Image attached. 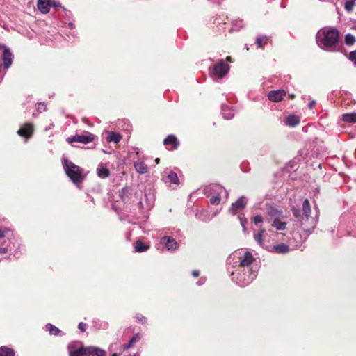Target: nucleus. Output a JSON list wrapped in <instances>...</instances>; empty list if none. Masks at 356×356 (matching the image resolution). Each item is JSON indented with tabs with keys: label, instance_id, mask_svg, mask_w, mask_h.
Listing matches in <instances>:
<instances>
[{
	"label": "nucleus",
	"instance_id": "nucleus-21",
	"mask_svg": "<svg viewBox=\"0 0 356 356\" xmlns=\"http://www.w3.org/2000/svg\"><path fill=\"white\" fill-rule=\"evenodd\" d=\"M300 123V118L295 115H290L286 118V124L290 127H295Z\"/></svg>",
	"mask_w": 356,
	"mask_h": 356
},
{
	"label": "nucleus",
	"instance_id": "nucleus-38",
	"mask_svg": "<svg viewBox=\"0 0 356 356\" xmlns=\"http://www.w3.org/2000/svg\"><path fill=\"white\" fill-rule=\"evenodd\" d=\"M349 59L356 65V50L353 51L349 54Z\"/></svg>",
	"mask_w": 356,
	"mask_h": 356
},
{
	"label": "nucleus",
	"instance_id": "nucleus-41",
	"mask_svg": "<svg viewBox=\"0 0 356 356\" xmlns=\"http://www.w3.org/2000/svg\"><path fill=\"white\" fill-rule=\"evenodd\" d=\"M79 329L82 331V332H85L86 330V327H87V324L85 323H83V322H81L79 324Z\"/></svg>",
	"mask_w": 356,
	"mask_h": 356
},
{
	"label": "nucleus",
	"instance_id": "nucleus-48",
	"mask_svg": "<svg viewBox=\"0 0 356 356\" xmlns=\"http://www.w3.org/2000/svg\"><path fill=\"white\" fill-rule=\"evenodd\" d=\"M227 60H230V57H229V56H227Z\"/></svg>",
	"mask_w": 356,
	"mask_h": 356
},
{
	"label": "nucleus",
	"instance_id": "nucleus-5",
	"mask_svg": "<svg viewBox=\"0 0 356 356\" xmlns=\"http://www.w3.org/2000/svg\"><path fill=\"white\" fill-rule=\"evenodd\" d=\"M0 49H2L1 60L5 69H8L13 60V55L10 49L5 45H1Z\"/></svg>",
	"mask_w": 356,
	"mask_h": 356
},
{
	"label": "nucleus",
	"instance_id": "nucleus-1",
	"mask_svg": "<svg viewBox=\"0 0 356 356\" xmlns=\"http://www.w3.org/2000/svg\"><path fill=\"white\" fill-rule=\"evenodd\" d=\"M339 40V31L336 28L321 29L316 36L318 46L321 49L328 51H337Z\"/></svg>",
	"mask_w": 356,
	"mask_h": 356
},
{
	"label": "nucleus",
	"instance_id": "nucleus-50",
	"mask_svg": "<svg viewBox=\"0 0 356 356\" xmlns=\"http://www.w3.org/2000/svg\"><path fill=\"white\" fill-rule=\"evenodd\" d=\"M355 29L356 30V23H355Z\"/></svg>",
	"mask_w": 356,
	"mask_h": 356
},
{
	"label": "nucleus",
	"instance_id": "nucleus-3",
	"mask_svg": "<svg viewBox=\"0 0 356 356\" xmlns=\"http://www.w3.org/2000/svg\"><path fill=\"white\" fill-rule=\"evenodd\" d=\"M229 71V66L223 60H219L210 72L213 79H222Z\"/></svg>",
	"mask_w": 356,
	"mask_h": 356
},
{
	"label": "nucleus",
	"instance_id": "nucleus-24",
	"mask_svg": "<svg viewBox=\"0 0 356 356\" xmlns=\"http://www.w3.org/2000/svg\"><path fill=\"white\" fill-rule=\"evenodd\" d=\"M266 210L268 214L272 217L278 218L282 213L280 211H279L277 209H276L275 207L272 205H268Z\"/></svg>",
	"mask_w": 356,
	"mask_h": 356
},
{
	"label": "nucleus",
	"instance_id": "nucleus-39",
	"mask_svg": "<svg viewBox=\"0 0 356 356\" xmlns=\"http://www.w3.org/2000/svg\"><path fill=\"white\" fill-rule=\"evenodd\" d=\"M252 220L254 223L257 224V223H260L263 221V218L260 215H257V216H254Z\"/></svg>",
	"mask_w": 356,
	"mask_h": 356
},
{
	"label": "nucleus",
	"instance_id": "nucleus-20",
	"mask_svg": "<svg viewBox=\"0 0 356 356\" xmlns=\"http://www.w3.org/2000/svg\"><path fill=\"white\" fill-rule=\"evenodd\" d=\"M245 205L246 202L244 197H241L239 199H238L235 203H233L232 207V209L234 210V212L236 213L238 210L245 208Z\"/></svg>",
	"mask_w": 356,
	"mask_h": 356
},
{
	"label": "nucleus",
	"instance_id": "nucleus-34",
	"mask_svg": "<svg viewBox=\"0 0 356 356\" xmlns=\"http://www.w3.org/2000/svg\"><path fill=\"white\" fill-rule=\"evenodd\" d=\"M46 327L49 331V333L52 335H58L60 332L58 327L51 324H47Z\"/></svg>",
	"mask_w": 356,
	"mask_h": 356
},
{
	"label": "nucleus",
	"instance_id": "nucleus-25",
	"mask_svg": "<svg viewBox=\"0 0 356 356\" xmlns=\"http://www.w3.org/2000/svg\"><path fill=\"white\" fill-rule=\"evenodd\" d=\"M15 351L13 349L7 346L0 347V356H15Z\"/></svg>",
	"mask_w": 356,
	"mask_h": 356
},
{
	"label": "nucleus",
	"instance_id": "nucleus-28",
	"mask_svg": "<svg viewBox=\"0 0 356 356\" xmlns=\"http://www.w3.org/2000/svg\"><path fill=\"white\" fill-rule=\"evenodd\" d=\"M222 112L224 118L227 120L232 119L234 115L233 110L229 108L228 106H223Z\"/></svg>",
	"mask_w": 356,
	"mask_h": 356
},
{
	"label": "nucleus",
	"instance_id": "nucleus-4",
	"mask_svg": "<svg viewBox=\"0 0 356 356\" xmlns=\"http://www.w3.org/2000/svg\"><path fill=\"white\" fill-rule=\"evenodd\" d=\"M94 135L88 131H84L82 134H76L74 136L69 137L67 141L72 144L73 143H81L83 144H88L94 140Z\"/></svg>",
	"mask_w": 356,
	"mask_h": 356
},
{
	"label": "nucleus",
	"instance_id": "nucleus-13",
	"mask_svg": "<svg viewBox=\"0 0 356 356\" xmlns=\"http://www.w3.org/2000/svg\"><path fill=\"white\" fill-rule=\"evenodd\" d=\"M37 7L41 13H48L51 7V0H38Z\"/></svg>",
	"mask_w": 356,
	"mask_h": 356
},
{
	"label": "nucleus",
	"instance_id": "nucleus-49",
	"mask_svg": "<svg viewBox=\"0 0 356 356\" xmlns=\"http://www.w3.org/2000/svg\"><path fill=\"white\" fill-rule=\"evenodd\" d=\"M112 356H117V354L114 353V354L112 355Z\"/></svg>",
	"mask_w": 356,
	"mask_h": 356
},
{
	"label": "nucleus",
	"instance_id": "nucleus-2",
	"mask_svg": "<svg viewBox=\"0 0 356 356\" xmlns=\"http://www.w3.org/2000/svg\"><path fill=\"white\" fill-rule=\"evenodd\" d=\"M65 171L75 184H81L84 179L81 168L67 159H65Z\"/></svg>",
	"mask_w": 356,
	"mask_h": 356
},
{
	"label": "nucleus",
	"instance_id": "nucleus-7",
	"mask_svg": "<svg viewBox=\"0 0 356 356\" xmlns=\"http://www.w3.org/2000/svg\"><path fill=\"white\" fill-rule=\"evenodd\" d=\"M248 275H245V273H238L237 275V280L241 286H243L249 283L252 282V280L256 277V274L253 272L252 269H249L248 270Z\"/></svg>",
	"mask_w": 356,
	"mask_h": 356
},
{
	"label": "nucleus",
	"instance_id": "nucleus-23",
	"mask_svg": "<svg viewBox=\"0 0 356 356\" xmlns=\"http://www.w3.org/2000/svg\"><path fill=\"white\" fill-rule=\"evenodd\" d=\"M272 226L277 230H285L286 229V222L281 221L278 218H275Z\"/></svg>",
	"mask_w": 356,
	"mask_h": 356
},
{
	"label": "nucleus",
	"instance_id": "nucleus-44",
	"mask_svg": "<svg viewBox=\"0 0 356 356\" xmlns=\"http://www.w3.org/2000/svg\"><path fill=\"white\" fill-rule=\"evenodd\" d=\"M315 104H316V102H315L314 100H313V101H312V102H310L309 103V104H308V107H309L310 109H312V108L314 107Z\"/></svg>",
	"mask_w": 356,
	"mask_h": 356
},
{
	"label": "nucleus",
	"instance_id": "nucleus-37",
	"mask_svg": "<svg viewBox=\"0 0 356 356\" xmlns=\"http://www.w3.org/2000/svg\"><path fill=\"white\" fill-rule=\"evenodd\" d=\"M209 202L211 204H218L220 202V198L218 195H213L210 197Z\"/></svg>",
	"mask_w": 356,
	"mask_h": 356
},
{
	"label": "nucleus",
	"instance_id": "nucleus-29",
	"mask_svg": "<svg viewBox=\"0 0 356 356\" xmlns=\"http://www.w3.org/2000/svg\"><path fill=\"white\" fill-rule=\"evenodd\" d=\"M268 41V38L266 35L257 37L256 39V44L258 48H263Z\"/></svg>",
	"mask_w": 356,
	"mask_h": 356
},
{
	"label": "nucleus",
	"instance_id": "nucleus-31",
	"mask_svg": "<svg viewBox=\"0 0 356 356\" xmlns=\"http://www.w3.org/2000/svg\"><path fill=\"white\" fill-rule=\"evenodd\" d=\"M70 356H86V347H81L70 353Z\"/></svg>",
	"mask_w": 356,
	"mask_h": 356
},
{
	"label": "nucleus",
	"instance_id": "nucleus-47",
	"mask_svg": "<svg viewBox=\"0 0 356 356\" xmlns=\"http://www.w3.org/2000/svg\"><path fill=\"white\" fill-rule=\"evenodd\" d=\"M125 191H126V189H125V188H123V189L122 190V193H124Z\"/></svg>",
	"mask_w": 356,
	"mask_h": 356
},
{
	"label": "nucleus",
	"instance_id": "nucleus-32",
	"mask_svg": "<svg viewBox=\"0 0 356 356\" xmlns=\"http://www.w3.org/2000/svg\"><path fill=\"white\" fill-rule=\"evenodd\" d=\"M356 6V0H348L344 3V9L348 13H351L354 7Z\"/></svg>",
	"mask_w": 356,
	"mask_h": 356
},
{
	"label": "nucleus",
	"instance_id": "nucleus-35",
	"mask_svg": "<svg viewBox=\"0 0 356 356\" xmlns=\"http://www.w3.org/2000/svg\"><path fill=\"white\" fill-rule=\"evenodd\" d=\"M355 42V38L354 35L348 33L345 35V42L347 45H352Z\"/></svg>",
	"mask_w": 356,
	"mask_h": 356
},
{
	"label": "nucleus",
	"instance_id": "nucleus-27",
	"mask_svg": "<svg viewBox=\"0 0 356 356\" xmlns=\"http://www.w3.org/2000/svg\"><path fill=\"white\" fill-rule=\"evenodd\" d=\"M342 120L346 122L355 123L356 122V113L343 114L342 116Z\"/></svg>",
	"mask_w": 356,
	"mask_h": 356
},
{
	"label": "nucleus",
	"instance_id": "nucleus-46",
	"mask_svg": "<svg viewBox=\"0 0 356 356\" xmlns=\"http://www.w3.org/2000/svg\"><path fill=\"white\" fill-rule=\"evenodd\" d=\"M155 162L159 164V162H160V159L159 157H156V159H155Z\"/></svg>",
	"mask_w": 356,
	"mask_h": 356
},
{
	"label": "nucleus",
	"instance_id": "nucleus-17",
	"mask_svg": "<svg viewBox=\"0 0 356 356\" xmlns=\"http://www.w3.org/2000/svg\"><path fill=\"white\" fill-rule=\"evenodd\" d=\"M86 356H105V352L99 348L86 347Z\"/></svg>",
	"mask_w": 356,
	"mask_h": 356
},
{
	"label": "nucleus",
	"instance_id": "nucleus-14",
	"mask_svg": "<svg viewBox=\"0 0 356 356\" xmlns=\"http://www.w3.org/2000/svg\"><path fill=\"white\" fill-rule=\"evenodd\" d=\"M289 251V245L284 243H280L276 245H273L270 250V252L277 254H286Z\"/></svg>",
	"mask_w": 356,
	"mask_h": 356
},
{
	"label": "nucleus",
	"instance_id": "nucleus-42",
	"mask_svg": "<svg viewBox=\"0 0 356 356\" xmlns=\"http://www.w3.org/2000/svg\"><path fill=\"white\" fill-rule=\"evenodd\" d=\"M51 7H60V4L58 1L56 0H51Z\"/></svg>",
	"mask_w": 356,
	"mask_h": 356
},
{
	"label": "nucleus",
	"instance_id": "nucleus-10",
	"mask_svg": "<svg viewBox=\"0 0 356 356\" xmlns=\"http://www.w3.org/2000/svg\"><path fill=\"white\" fill-rule=\"evenodd\" d=\"M254 261L255 259L253 257L252 254L249 251H246L244 254L239 258V267H249Z\"/></svg>",
	"mask_w": 356,
	"mask_h": 356
},
{
	"label": "nucleus",
	"instance_id": "nucleus-8",
	"mask_svg": "<svg viewBox=\"0 0 356 356\" xmlns=\"http://www.w3.org/2000/svg\"><path fill=\"white\" fill-rule=\"evenodd\" d=\"M33 132V124L31 122L24 123L17 131V134L26 139L31 137Z\"/></svg>",
	"mask_w": 356,
	"mask_h": 356
},
{
	"label": "nucleus",
	"instance_id": "nucleus-33",
	"mask_svg": "<svg viewBox=\"0 0 356 356\" xmlns=\"http://www.w3.org/2000/svg\"><path fill=\"white\" fill-rule=\"evenodd\" d=\"M97 175L100 178H106L109 176V170L106 168L101 167L97 168Z\"/></svg>",
	"mask_w": 356,
	"mask_h": 356
},
{
	"label": "nucleus",
	"instance_id": "nucleus-6",
	"mask_svg": "<svg viewBox=\"0 0 356 356\" xmlns=\"http://www.w3.org/2000/svg\"><path fill=\"white\" fill-rule=\"evenodd\" d=\"M12 241L10 238H5L4 232L0 229V254H4L12 249Z\"/></svg>",
	"mask_w": 356,
	"mask_h": 356
},
{
	"label": "nucleus",
	"instance_id": "nucleus-16",
	"mask_svg": "<svg viewBox=\"0 0 356 356\" xmlns=\"http://www.w3.org/2000/svg\"><path fill=\"white\" fill-rule=\"evenodd\" d=\"M150 248L149 244L144 243L141 240L138 239L134 244V250L136 252L147 251Z\"/></svg>",
	"mask_w": 356,
	"mask_h": 356
},
{
	"label": "nucleus",
	"instance_id": "nucleus-30",
	"mask_svg": "<svg viewBox=\"0 0 356 356\" xmlns=\"http://www.w3.org/2000/svg\"><path fill=\"white\" fill-rule=\"evenodd\" d=\"M166 179L168 180V182L171 183V184H179V178L177 177V175L171 171L168 175L166 177Z\"/></svg>",
	"mask_w": 356,
	"mask_h": 356
},
{
	"label": "nucleus",
	"instance_id": "nucleus-9",
	"mask_svg": "<svg viewBox=\"0 0 356 356\" xmlns=\"http://www.w3.org/2000/svg\"><path fill=\"white\" fill-rule=\"evenodd\" d=\"M163 145L167 149L174 150L178 148L179 142L175 135L170 134L163 140Z\"/></svg>",
	"mask_w": 356,
	"mask_h": 356
},
{
	"label": "nucleus",
	"instance_id": "nucleus-15",
	"mask_svg": "<svg viewBox=\"0 0 356 356\" xmlns=\"http://www.w3.org/2000/svg\"><path fill=\"white\" fill-rule=\"evenodd\" d=\"M134 168L140 174L146 173L149 170L147 165L140 159H138L134 163Z\"/></svg>",
	"mask_w": 356,
	"mask_h": 356
},
{
	"label": "nucleus",
	"instance_id": "nucleus-12",
	"mask_svg": "<svg viewBox=\"0 0 356 356\" xmlns=\"http://www.w3.org/2000/svg\"><path fill=\"white\" fill-rule=\"evenodd\" d=\"M286 95V92L284 90H277L270 91L268 94V97L270 101L274 102H278L283 99L284 97Z\"/></svg>",
	"mask_w": 356,
	"mask_h": 356
},
{
	"label": "nucleus",
	"instance_id": "nucleus-19",
	"mask_svg": "<svg viewBox=\"0 0 356 356\" xmlns=\"http://www.w3.org/2000/svg\"><path fill=\"white\" fill-rule=\"evenodd\" d=\"M106 140L108 143L113 142L118 143L120 141L122 136L120 134L115 131H109L106 137Z\"/></svg>",
	"mask_w": 356,
	"mask_h": 356
},
{
	"label": "nucleus",
	"instance_id": "nucleus-43",
	"mask_svg": "<svg viewBox=\"0 0 356 356\" xmlns=\"http://www.w3.org/2000/svg\"><path fill=\"white\" fill-rule=\"evenodd\" d=\"M46 106L44 104L40 103L38 106V111L39 112H42V111H45Z\"/></svg>",
	"mask_w": 356,
	"mask_h": 356
},
{
	"label": "nucleus",
	"instance_id": "nucleus-36",
	"mask_svg": "<svg viewBox=\"0 0 356 356\" xmlns=\"http://www.w3.org/2000/svg\"><path fill=\"white\" fill-rule=\"evenodd\" d=\"M136 318L138 323H141L143 325L146 324L147 323V318L143 316L141 314H137L136 315Z\"/></svg>",
	"mask_w": 356,
	"mask_h": 356
},
{
	"label": "nucleus",
	"instance_id": "nucleus-18",
	"mask_svg": "<svg viewBox=\"0 0 356 356\" xmlns=\"http://www.w3.org/2000/svg\"><path fill=\"white\" fill-rule=\"evenodd\" d=\"M140 339V334L139 333H137V334H135L132 337L131 339L129 340V341L126 343V344H124L122 346V349L123 351L124 350H127L128 349H129L130 348H131L132 346H134V345L139 341Z\"/></svg>",
	"mask_w": 356,
	"mask_h": 356
},
{
	"label": "nucleus",
	"instance_id": "nucleus-11",
	"mask_svg": "<svg viewBox=\"0 0 356 356\" xmlns=\"http://www.w3.org/2000/svg\"><path fill=\"white\" fill-rule=\"evenodd\" d=\"M161 243L163 244L168 250L173 251L178 248L177 241L170 236H163L161 238Z\"/></svg>",
	"mask_w": 356,
	"mask_h": 356
},
{
	"label": "nucleus",
	"instance_id": "nucleus-26",
	"mask_svg": "<svg viewBox=\"0 0 356 356\" xmlns=\"http://www.w3.org/2000/svg\"><path fill=\"white\" fill-rule=\"evenodd\" d=\"M302 211L305 216L308 219L311 213V207L309 202L307 199H305L302 203Z\"/></svg>",
	"mask_w": 356,
	"mask_h": 356
},
{
	"label": "nucleus",
	"instance_id": "nucleus-45",
	"mask_svg": "<svg viewBox=\"0 0 356 356\" xmlns=\"http://www.w3.org/2000/svg\"><path fill=\"white\" fill-rule=\"evenodd\" d=\"M192 275H193V277H197L199 276L200 273H199L198 270H193L192 272Z\"/></svg>",
	"mask_w": 356,
	"mask_h": 356
},
{
	"label": "nucleus",
	"instance_id": "nucleus-40",
	"mask_svg": "<svg viewBox=\"0 0 356 356\" xmlns=\"http://www.w3.org/2000/svg\"><path fill=\"white\" fill-rule=\"evenodd\" d=\"M291 210H292V213H293V216H294L296 218H300V217H301V216H300V211H299L298 209H296V208L293 207Z\"/></svg>",
	"mask_w": 356,
	"mask_h": 356
},
{
	"label": "nucleus",
	"instance_id": "nucleus-22",
	"mask_svg": "<svg viewBox=\"0 0 356 356\" xmlns=\"http://www.w3.org/2000/svg\"><path fill=\"white\" fill-rule=\"evenodd\" d=\"M266 232L265 228H260L257 233L254 234V240L259 244L261 246H264L263 242V235Z\"/></svg>",
	"mask_w": 356,
	"mask_h": 356
}]
</instances>
